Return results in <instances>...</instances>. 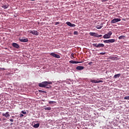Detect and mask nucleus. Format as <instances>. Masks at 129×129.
I'll use <instances>...</instances> for the list:
<instances>
[{
    "label": "nucleus",
    "mask_w": 129,
    "mask_h": 129,
    "mask_svg": "<svg viewBox=\"0 0 129 129\" xmlns=\"http://www.w3.org/2000/svg\"><path fill=\"white\" fill-rule=\"evenodd\" d=\"M120 18H115L111 20V24H115V23H118V22H120Z\"/></svg>",
    "instance_id": "nucleus-6"
},
{
    "label": "nucleus",
    "mask_w": 129,
    "mask_h": 129,
    "mask_svg": "<svg viewBox=\"0 0 129 129\" xmlns=\"http://www.w3.org/2000/svg\"><path fill=\"white\" fill-rule=\"evenodd\" d=\"M8 7H9V6L6 5H3L2 6V8H3V9H8Z\"/></svg>",
    "instance_id": "nucleus-21"
},
{
    "label": "nucleus",
    "mask_w": 129,
    "mask_h": 129,
    "mask_svg": "<svg viewBox=\"0 0 129 129\" xmlns=\"http://www.w3.org/2000/svg\"><path fill=\"white\" fill-rule=\"evenodd\" d=\"M2 120V119L0 118V121Z\"/></svg>",
    "instance_id": "nucleus-38"
},
{
    "label": "nucleus",
    "mask_w": 129,
    "mask_h": 129,
    "mask_svg": "<svg viewBox=\"0 0 129 129\" xmlns=\"http://www.w3.org/2000/svg\"><path fill=\"white\" fill-rule=\"evenodd\" d=\"M39 126H40L39 123H36L33 125V127H35V128H38V127H39Z\"/></svg>",
    "instance_id": "nucleus-17"
},
{
    "label": "nucleus",
    "mask_w": 129,
    "mask_h": 129,
    "mask_svg": "<svg viewBox=\"0 0 129 129\" xmlns=\"http://www.w3.org/2000/svg\"><path fill=\"white\" fill-rule=\"evenodd\" d=\"M124 99L129 100V96L124 97Z\"/></svg>",
    "instance_id": "nucleus-23"
},
{
    "label": "nucleus",
    "mask_w": 129,
    "mask_h": 129,
    "mask_svg": "<svg viewBox=\"0 0 129 129\" xmlns=\"http://www.w3.org/2000/svg\"><path fill=\"white\" fill-rule=\"evenodd\" d=\"M90 82L92 83H99V82H101L100 81H97L95 80H91Z\"/></svg>",
    "instance_id": "nucleus-16"
},
{
    "label": "nucleus",
    "mask_w": 129,
    "mask_h": 129,
    "mask_svg": "<svg viewBox=\"0 0 129 129\" xmlns=\"http://www.w3.org/2000/svg\"><path fill=\"white\" fill-rule=\"evenodd\" d=\"M12 46L14 48H16V49H19V48H20V45H19V44H18L17 43H13Z\"/></svg>",
    "instance_id": "nucleus-10"
},
{
    "label": "nucleus",
    "mask_w": 129,
    "mask_h": 129,
    "mask_svg": "<svg viewBox=\"0 0 129 129\" xmlns=\"http://www.w3.org/2000/svg\"><path fill=\"white\" fill-rule=\"evenodd\" d=\"M10 121H11V122H13V121H14V120H13L12 119H10Z\"/></svg>",
    "instance_id": "nucleus-32"
},
{
    "label": "nucleus",
    "mask_w": 129,
    "mask_h": 129,
    "mask_svg": "<svg viewBox=\"0 0 129 129\" xmlns=\"http://www.w3.org/2000/svg\"><path fill=\"white\" fill-rule=\"evenodd\" d=\"M20 117H23V116H24V114H20Z\"/></svg>",
    "instance_id": "nucleus-28"
},
{
    "label": "nucleus",
    "mask_w": 129,
    "mask_h": 129,
    "mask_svg": "<svg viewBox=\"0 0 129 129\" xmlns=\"http://www.w3.org/2000/svg\"><path fill=\"white\" fill-rule=\"evenodd\" d=\"M90 36H92L93 37H96V38H100V37H102V35H99L97 33L95 32H90Z\"/></svg>",
    "instance_id": "nucleus-2"
},
{
    "label": "nucleus",
    "mask_w": 129,
    "mask_h": 129,
    "mask_svg": "<svg viewBox=\"0 0 129 129\" xmlns=\"http://www.w3.org/2000/svg\"><path fill=\"white\" fill-rule=\"evenodd\" d=\"M107 1H108V0H102V2L103 3H104V2H107Z\"/></svg>",
    "instance_id": "nucleus-30"
},
{
    "label": "nucleus",
    "mask_w": 129,
    "mask_h": 129,
    "mask_svg": "<svg viewBox=\"0 0 129 129\" xmlns=\"http://www.w3.org/2000/svg\"><path fill=\"white\" fill-rule=\"evenodd\" d=\"M69 62L71 64H78V63H81L82 62L77 61L75 60H70Z\"/></svg>",
    "instance_id": "nucleus-12"
},
{
    "label": "nucleus",
    "mask_w": 129,
    "mask_h": 129,
    "mask_svg": "<svg viewBox=\"0 0 129 129\" xmlns=\"http://www.w3.org/2000/svg\"><path fill=\"white\" fill-rule=\"evenodd\" d=\"M49 104H54L55 103H56V101H49L48 102Z\"/></svg>",
    "instance_id": "nucleus-20"
},
{
    "label": "nucleus",
    "mask_w": 129,
    "mask_h": 129,
    "mask_svg": "<svg viewBox=\"0 0 129 129\" xmlns=\"http://www.w3.org/2000/svg\"><path fill=\"white\" fill-rule=\"evenodd\" d=\"M21 112L23 114H27V112H26V111H22Z\"/></svg>",
    "instance_id": "nucleus-27"
},
{
    "label": "nucleus",
    "mask_w": 129,
    "mask_h": 129,
    "mask_svg": "<svg viewBox=\"0 0 129 129\" xmlns=\"http://www.w3.org/2000/svg\"><path fill=\"white\" fill-rule=\"evenodd\" d=\"M92 45L94 47H96V48H101V47H104V44H103V43H94Z\"/></svg>",
    "instance_id": "nucleus-4"
},
{
    "label": "nucleus",
    "mask_w": 129,
    "mask_h": 129,
    "mask_svg": "<svg viewBox=\"0 0 129 129\" xmlns=\"http://www.w3.org/2000/svg\"><path fill=\"white\" fill-rule=\"evenodd\" d=\"M59 25V22H56L55 23V25Z\"/></svg>",
    "instance_id": "nucleus-33"
},
{
    "label": "nucleus",
    "mask_w": 129,
    "mask_h": 129,
    "mask_svg": "<svg viewBox=\"0 0 129 129\" xmlns=\"http://www.w3.org/2000/svg\"><path fill=\"white\" fill-rule=\"evenodd\" d=\"M39 92H41L42 93H47V92L42 90H39Z\"/></svg>",
    "instance_id": "nucleus-24"
},
{
    "label": "nucleus",
    "mask_w": 129,
    "mask_h": 129,
    "mask_svg": "<svg viewBox=\"0 0 129 129\" xmlns=\"http://www.w3.org/2000/svg\"><path fill=\"white\" fill-rule=\"evenodd\" d=\"M19 41H20V42H28L29 40L28 39V38H24L23 37L22 38H19Z\"/></svg>",
    "instance_id": "nucleus-9"
},
{
    "label": "nucleus",
    "mask_w": 129,
    "mask_h": 129,
    "mask_svg": "<svg viewBox=\"0 0 129 129\" xmlns=\"http://www.w3.org/2000/svg\"><path fill=\"white\" fill-rule=\"evenodd\" d=\"M49 84H52V82L44 81L39 83L38 86H39V87H45V88H52V86L49 85Z\"/></svg>",
    "instance_id": "nucleus-1"
},
{
    "label": "nucleus",
    "mask_w": 129,
    "mask_h": 129,
    "mask_svg": "<svg viewBox=\"0 0 129 129\" xmlns=\"http://www.w3.org/2000/svg\"><path fill=\"white\" fill-rule=\"evenodd\" d=\"M121 75L120 74H116L114 76L113 78L114 79H116V78H118L120 77Z\"/></svg>",
    "instance_id": "nucleus-14"
},
{
    "label": "nucleus",
    "mask_w": 129,
    "mask_h": 129,
    "mask_svg": "<svg viewBox=\"0 0 129 129\" xmlns=\"http://www.w3.org/2000/svg\"><path fill=\"white\" fill-rule=\"evenodd\" d=\"M0 70H6V69L5 68H0Z\"/></svg>",
    "instance_id": "nucleus-29"
},
{
    "label": "nucleus",
    "mask_w": 129,
    "mask_h": 129,
    "mask_svg": "<svg viewBox=\"0 0 129 129\" xmlns=\"http://www.w3.org/2000/svg\"><path fill=\"white\" fill-rule=\"evenodd\" d=\"M77 70H83L84 69V67L82 66H78L76 68Z\"/></svg>",
    "instance_id": "nucleus-15"
},
{
    "label": "nucleus",
    "mask_w": 129,
    "mask_h": 129,
    "mask_svg": "<svg viewBox=\"0 0 129 129\" xmlns=\"http://www.w3.org/2000/svg\"><path fill=\"white\" fill-rule=\"evenodd\" d=\"M106 74H107V72H106Z\"/></svg>",
    "instance_id": "nucleus-37"
},
{
    "label": "nucleus",
    "mask_w": 129,
    "mask_h": 129,
    "mask_svg": "<svg viewBox=\"0 0 129 129\" xmlns=\"http://www.w3.org/2000/svg\"><path fill=\"white\" fill-rule=\"evenodd\" d=\"M28 33L29 34H32V35H36V36L39 35V32L37 30H29Z\"/></svg>",
    "instance_id": "nucleus-5"
},
{
    "label": "nucleus",
    "mask_w": 129,
    "mask_h": 129,
    "mask_svg": "<svg viewBox=\"0 0 129 129\" xmlns=\"http://www.w3.org/2000/svg\"><path fill=\"white\" fill-rule=\"evenodd\" d=\"M74 35H78V32H77V31H74Z\"/></svg>",
    "instance_id": "nucleus-25"
},
{
    "label": "nucleus",
    "mask_w": 129,
    "mask_h": 129,
    "mask_svg": "<svg viewBox=\"0 0 129 129\" xmlns=\"http://www.w3.org/2000/svg\"><path fill=\"white\" fill-rule=\"evenodd\" d=\"M44 109L45 110H51V107H46L44 108Z\"/></svg>",
    "instance_id": "nucleus-22"
},
{
    "label": "nucleus",
    "mask_w": 129,
    "mask_h": 129,
    "mask_svg": "<svg viewBox=\"0 0 129 129\" xmlns=\"http://www.w3.org/2000/svg\"><path fill=\"white\" fill-rule=\"evenodd\" d=\"M30 1H35V0H30Z\"/></svg>",
    "instance_id": "nucleus-36"
},
{
    "label": "nucleus",
    "mask_w": 129,
    "mask_h": 129,
    "mask_svg": "<svg viewBox=\"0 0 129 129\" xmlns=\"http://www.w3.org/2000/svg\"><path fill=\"white\" fill-rule=\"evenodd\" d=\"M73 55V53L72 54V56Z\"/></svg>",
    "instance_id": "nucleus-39"
},
{
    "label": "nucleus",
    "mask_w": 129,
    "mask_h": 129,
    "mask_svg": "<svg viewBox=\"0 0 129 129\" xmlns=\"http://www.w3.org/2000/svg\"><path fill=\"white\" fill-rule=\"evenodd\" d=\"M12 124H13V123H11V125H12Z\"/></svg>",
    "instance_id": "nucleus-35"
},
{
    "label": "nucleus",
    "mask_w": 129,
    "mask_h": 129,
    "mask_svg": "<svg viewBox=\"0 0 129 129\" xmlns=\"http://www.w3.org/2000/svg\"><path fill=\"white\" fill-rule=\"evenodd\" d=\"M2 115L3 116H5V117H10V115L9 112H7L6 113H3L2 114Z\"/></svg>",
    "instance_id": "nucleus-11"
},
{
    "label": "nucleus",
    "mask_w": 129,
    "mask_h": 129,
    "mask_svg": "<svg viewBox=\"0 0 129 129\" xmlns=\"http://www.w3.org/2000/svg\"><path fill=\"white\" fill-rule=\"evenodd\" d=\"M67 25H68V26H69L70 27H76V25H75V24H73L71 23H70V22H67L66 23Z\"/></svg>",
    "instance_id": "nucleus-13"
},
{
    "label": "nucleus",
    "mask_w": 129,
    "mask_h": 129,
    "mask_svg": "<svg viewBox=\"0 0 129 129\" xmlns=\"http://www.w3.org/2000/svg\"><path fill=\"white\" fill-rule=\"evenodd\" d=\"M106 54V52H100V55H105Z\"/></svg>",
    "instance_id": "nucleus-26"
},
{
    "label": "nucleus",
    "mask_w": 129,
    "mask_h": 129,
    "mask_svg": "<svg viewBox=\"0 0 129 129\" xmlns=\"http://www.w3.org/2000/svg\"><path fill=\"white\" fill-rule=\"evenodd\" d=\"M114 59L115 60L116 59H117V57H115L114 58Z\"/></svg>",
    "instance_id": "nucleus-34"
},
{
    "label": "nucleus",
    "mask_w": 129,
    "mask_h": 129,
    "mask_svg": "<svg viewBox=\"0 0 129 129\" xmlns=\"http://www.w3.org/2000/svg\"><path fill=\"white\" fill-rule=\"evenodd\" d=\"M91 64H92V61L89 62V65H91Z\"/></svg>",
    "instance_id": "nucleus-31"
},
{
    "label": "nucleus",
    "mask_w": 129,
    "mask_h": 129,
    "mask_svg": "<svg viewBox=\"0 0 129 129\" xmlns=\"http://www.w3.org/2000/svg\"><path fill=\"white\" fill-rule=\"evenodd\" d=\"M50 55L52 56V57H54L55 58H61V56H60L59 55L55 53L54 52L51 53Z\"/></svg>",
    "instance_id": "nucleus-8"
},
{
    "label": "nucleus",
    "mask_w": 129,
    "mask_h": 129,
    "mask_svg": "<svg viewBox=\"0 0 129 129\" xmlns=\"http://www.w3.org/2000/svg\"><path fill=\"white\" fill-rule=\"evenodd\" d=\"M111 35H112V32L109 31L108 33H107V34H105L103 36V38L104 39H109Z\"/></svg>",
    "instance_id": "nucleus-3"
},
{
    "label": "nucleus",
    "mask_w": 129,
    "mask_h": 129,
    "mask_svg": "<svg viewBox=\"0 0 129 129\" xmlns=\"http://www.w3.org/2000/svg\"><path fill=\"white\" fill-rule=\"evenodd\" d=\"M104 43H114L115 42V39H109V40H105L103 41Z\"/></svg>",
    "instance_id": "nucleus-7"
},
{
    "label": "nucleus",
    "mask_w": 129,
    "mask_h": 129,
    "mask_svg": "<svg viewBox=\"0 0 129 129\" xmlns=\"http://www.w3.org/2000/svg\"><path fill=\"white\" fill-rule=\"evenodd\" d=\"M119 40H121V39H125V36L124 35H121L118 37Z\"/></svg>",
    "instance_id": "nucleus-18"
},
{
    "label": "nucleus",
    "mask_w": 129,
    "mask_h": 129,
    "mask_svg": "<svg viewBox=\"0 0 129 129\" xmlns=\"http://www.w3.org/2000/svg\"><path fill=\"white\" fill-rule=\"evenodd\" d=\"M96 29H98V30H99L100 29H101V28H102V24H101L100 26L98 25L97 26H96Z\"/></svg>",
    "instance_id": "nucleus-19"
}]
</instances>
